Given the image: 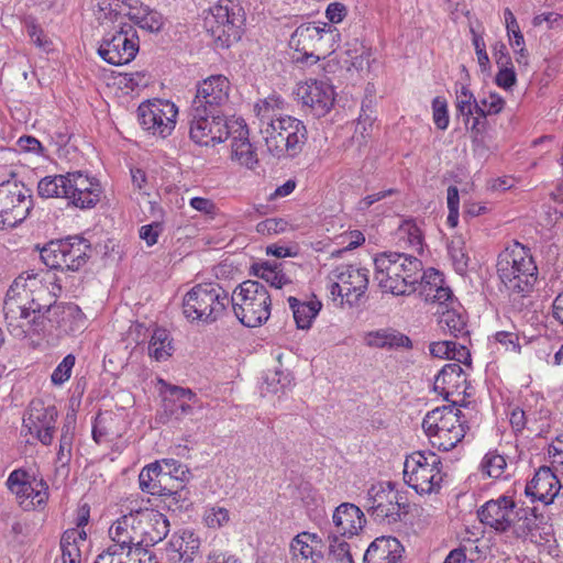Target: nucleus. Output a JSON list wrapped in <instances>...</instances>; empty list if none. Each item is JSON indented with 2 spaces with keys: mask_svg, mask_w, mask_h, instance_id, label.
<instances>
[{
  "mask_svg": "<svg viewBox=\"0 0 563 563\" xmlns=\"http://www.w3.org/2000/svg\"><path fill=\"white\" fill-rule=\"evenodd\" d=\"M466 375L457 363L445 364L434 378L433 389L445 399L450 395L465 393Z\"/></svg>",
  "mask_w": 563,
  "mask_h": 563,
  "instance_id": "obj_29",
  "label": "nucleus"
},
{
  "mask_svg": "<svg viewBox=\"0 0 563 563\" xmlns=\"http://www.w3.org/2000/svg\"><path fill=\"white\" fill-rule=\"evenodd\" d=\"M37 192L42 198H66L67 174L42 178L37 184Z\"/></svg>",
  "mask_w": 563,
  "mask_h": 563,
  "instance_id": "obj_39",
  "label": "nucleus"
},
{
  "mask_svg": "<svg viewBox=\"0 0 563 563\" xmlns=\"http://www.w3.org/2000/svg\"><path fill=\"white\" fill-rule=\"evenodd\" d=\"M140 51V38L135 27L126 22L106 33L99 44L98 54L108 64L120 66L132 62Z\"/></svg>",
  "mask_w": 563,
  "mask_h": 563,
  "instance_id": "obj_11",
  "label": "nucleus"
},
{
  "mask_svg": "<svg viewBox=\"0 0 563 563\" xmlns=\"http://www.w3.org/2000/svg\"><path fill=\"white\" fill-rule=\"evenodd\" d=\"M439 324L444 331H448L454 338L468 334L463 316L455 310H446L442 312L439 319Z\"/></svg>",
  "mask_w": 563,
  "mask_h": 563,
  "instance_id": "obj_42",
  "label": "nucleus"
},
{
  "mask_svg": "<svg viewBox=\"0 0 563 563\" xmlns=\"http://www.w3.org/2000/svg\"><path fill=\"white\" fill-rule=\"evenodd\" d=\"M479 521L499 533H511L519 539L533 536L543 520L536 507H518L512 497L500 495L486 501L477 511Z\"/></svg>",
  "mask_w": 563,
  "mask_h": 563,
  "instance_id": "obj_1",
  "label": "nucleus"
},
{
  "mask_svg": "<svg viewBox=\"0 0 563 563\" xmlns=\"http://www.w3.org/2000/svg\"><path fill=\"white\" fill-rule=\"evenodd\" d=\"M448 253L456 273L463 275L468 268L470 256L465 240L462 235H454L448 244Z\"/></svg>",
  "mask_w": 563,
  "mask_h": 563,
  "instance_id": "obj_40",
  "label": "nucleus"
},
{
  "mask_svg": "<svg viewBox=\"0 0 563 563\" xmlns=\"http://www.w3.org/2000/svg\"><path fill=\"white\" fill-rule=\"evenodd\" d=\"M365 523V516L356 505L342 503L333 511L329 534L351 539L358 536Z\"/></svg>",
  "mask_w": 563,
  "mask_h": 563,
  "instance_id": "obj_22",
  "label": "nucleus"
},
{
  "mask_svg": "<svg viewBox=\"0 0 563 563\" xmlns=\"http://www.w3.org/2000/svg\"><path fill=\"white\" fill-rule=\"evenodd\" d=\"M431 456H439L431 451H417L406 457L404 463V476L412 474L416 471H420L427 463H431Z\"/></svg>",
  "mask_w": 563,
  "mask_h": 563,
  "instance_id": "obj_48",
  "label": "nucleus"
},
{
  "mask_svg": "<svg viewBox=\"0 0 563 563\" xmlns=\"http://www.w3.org/2000/svg\"><path fill=\"white\" fill-rule=\"evenodd\" d=\"M254 111L260 120V129L268 128L269 123L276 122L275 106L272 100H262L254 106Z\"/></svg>",
  "mask_w": 563,
  "mask_h": 563,
  "instance_id": "obj_53",
  "label": "nucleus"
},
{
  "mask_svg": "<svg viewBox=\"0 0 563 563\" xmlns=\"http://www.w3.org/2000/svg\"><path fill=\"white\" fill-rule=\"evenodd\" d=\"M253 275L265 280L272 287L282 289L292 284L291 279L283 272L282 264L277 262H261L252 265Z\"/></svg>",
  "mask_w": 563,
  "mask_h": 563,
  "instance_id": "obj_36",
  "label": "nucleus"
},
{
  "mask_svg": "<svg viewBox=\"0 0 563 563\" xmlns=\"http://www.w3.org/2000/svg\"><path fill=\"white\" fill-rule=\"evenodd\" d=\"M230 520V512L223 507H212L205 514V522L209 528L218 529Z\"/></svg>",
  "mask_w": 563,
  "mask_h": 563,
  "instance_id": "obj_55",
  "label": "nucleus"
},
{
  "mask_svg": "<svg viewBox=\"0 0 563 563\" xmlns=\"http://www.w3.org/2000/svg\"><path fill=\"white\" fill-rule=\"evenodd\" d=\"M33 208L32 190L16 179L0 184V229L15 228Z\"/></svg>",
  "mask_w": 563,
  "mask_h": 563,
  "instance_id": "obj_10",
  "label": "nucleus"
},
{
  "mask_svg": "<svg viewBox=\"0 0 563 563\" xmlns=\"http://www.w3.org/2000/svg\"><path fill=\"white\" fill-rule=\"evenodd\" d=\"M71 534L63 533L60 538V550L63 563H80L81 550L80 545L69 540Z\"/></svg>",
  "mask_w": 563,
  "mask_h": 563,
  "instance_id": "obj_50",
  "label": "nucleus"
},
{
  "mask_svg": "<svg viewBox=\"0 0 563 563\" xmlns=\"http://www.w3.org/2000/svg\"><path fill=\"white\" fill-rule=\"evenodd\" d=\"M18 145L21 151L33 154H43L44 147L41 142L31 135H23L18 140Z\"/></svg>",
  "mask_w": 563,
  "mask_h": 563,
  "instance_id": "obj_64",
  "label": "nucleus"
},
{
  "mask_svg": "<svg viewBox=\"0 0 563 563\" xmlns=\"http://www.w3.org/2000/svg\"><path fill=\"white\" fill-rule=\"evenodd\" d=\"M432 118L439 130L448 129L450 119L445 98L438 96L432 100Z\"/></svg>",
  "mask_w": 563,
  "mask_h": 563,
  "instance_id": "obj_49",
  "label": "nucleus"
},
{
  "mask_svg": "<svg viewBox=\"0 0 563 563\" xmlns=\"http://www.w3.org/2000/svg\"><path fill=\"white\" fill-rule=\"evenodd\" d=\"M374 278L384 292L409 296L418 289L422 262L406 253L382 252L374 258Z\"/></svg>",
  "mask_w": 563,
  "mask_h": 563,
  "instance_id": "obj_2",
  "label": "nucleus"
},
{
  "mask_svg": "<svg viewBox=\"0 0 563 563\" xmlns=\"http://www.w3.org/2000/svg\"><path fill=\"white\" fill-rule=\"evenodd\" d=\"M302 104L308 107L314 117H324L333 107V87L322 80H310L300 86L297 91Z\"/></svg>",
  "mask_w": 563,
  "mask_h": 563,
  "instance_id": "obj_21",
  "label": "nucleus"
},
{
  "mask_svg": "<svg viewBox=\"0 0 563 563\" xmlns=\"http://www.w3.org/2000/svg\"><path fill=\"white\" fill-rule=\"evenodd\" d=\"M430 459L432 461L431 463L426 462L427 466H423L420 471H416L412 474L404 476L406 484L420 495L437 493L443 481L440 456H431Z\"/></svg>",
  "mask_w": 563,
  "mask_h": 563,
  "instance_id": "obj_27",
  "label": "nucleus"
},
{
  "mask_svg": "<svg viewBox=\"0 0 563 563\" xmlns=\"http://www.w3.org/2000/svg\"><path fill=\"white\" fill-rule=\"evenodd\" d=\"M421 278H418V287H421V292L429 300L431 292L439 285L444 284L443 275L435 268H428L421 271Z\"/></svg>",
  "mask_w": 563,
  "mask_h": 563,
  "instance_id": "obj_46",
  "label": "nucleus"
},
{
  "mask_svg": "<svg viewBox=\"0 0 563 563\" xmlns=\"http://www.w3.org/2000/svg\"><path fill=\"white\" fill-rule=\"evenodd\" d=\"M76 358L73 354L66 355L63 361L57 365L51 376L54 385H62L69 379L73 367L75 366Z\"/></svg>",
  "mask_w": 563,
  "mask_h": 563,
  "instance_id": "obj_52",
  "label": "nucleus"
},
{
  "mask_svg": "<svg viewBox=\"0 0 563 563\" xmlns=\"http://www.w3.org/2000/svg\"><path fill=\"white\" fill-rule=\"evenodd\" d=\"M331 274L334 279L343 285L346 303L350 307L358 305L368 286V269L353 265H341Z\"/></svg>",
  "mask_w": 563,
  "mask_h": 563,
  "instance_id": "obj_23",
  "label": "nucleus"
},
{
  "mask_svg": "<svg viewBox=\"0 0 563 563\" xmlns=\"http://www.w3.org/2000/svg\"><path fill=\"white\" fill-rule=\"evenodd\" d=\"M365 342L368 346L375 349L397 350L402 347L410 350L412 347L411 339L393 328L368 332Z\"/></svg>",
  "mask_w": 563,
  "mask_h": 563,
  "instance_id": "obj_33",
  "label": "nucleus"
},
{
  "mask_svg": "<svg viewBox=\"0 0 563 563\" xmlns=\"http://www.w3.org/2000/svg\"><path fill=\"white\" fill-rule=\"evenodd\" d=\"M405 548L391 536L376 538L367 547L363 563H404Z\"/></svg>",
  "mask_w": 563,
  "mask_h": 563,
  "instance_id": "obj_26",
  "label": "nucleus"
},
{
  "mask_svg": "<svg viewBox=\"0 0 563 563\" xmlns=\"http://www.w3.org/2000/svg\"><path fill=\"white\" fill-rule=\"evenodd\" d=\"M496 271L509 294L526 296L538 279V267L530 250L521 243H509L497 256Z\"/></svg>",
  "mask_w": 563,
  "mask_h": 563,
  "instance_id": "obj_3",
  "label": "nucleus"
},
{
  "mask_svg": "<svg viewBox=\"0 0 563 563\" xmlns=\"http://www.w3.org/2000/svg\"><path fill=\"white\" fill-rule=\"evenodd\" d=\"M101 186L96 178L81 172L67 173L66 199L70 205L87 209L97 205L100 199Z\"/></svg>",
  "mask_w": 563,
  "mask_h": 563,
  "instance_id": "obj_20",
  "label": "nucleus"
},
{
  "mask_svg": "<svg viewBox=\"0 0 563 563\" xmlns=\"http://www.w3.org/2000/svg\"><path fill=\"white\" fill-rule=\"evenodd\" d=\"M346 537L329 534L327 541L329 543V556L341 563H354L352 559L350 544Z\"/></svg>",
  "mask_w": 563,
  "mask_h": 563,
  "instance_id": "obj_43",
  "label": "nucleus"
},
{
  "mask_svg": "<svg viewBox=\"0 0 563 563\" xmlns=\"http://www.w3.org/2000/svg\"><path fill=\"white\" fill-rule=\"evenodd\" d=\"M189 136L200 146H214L224 142L232 133L233 122L224 113L212 114L205 109L190 108Z\"/></svg>",
  "mask_w": 563,
  "mask_h": 563,
  "instance_id": "obj_12",
  "label": "nucleus"
},
{
  "mask_svg": "<svg viewBox=\"0 0 563 563\" xmlns=\"http://www.w3.org/2000/svg\"><path fill=\"white\" fill-rule=\"evenodd\" d=\"M245 12L236 0H219L203 19V27L217 47L228 48L242 35Z\"/></svg>",
  "mask_w": 563,
  "mask_h": 563,
  "instance_id": "obj_6",
  "label": "nucleus"
},
{
  "mask_svg": "<svg viewBox=\"0 0 563 563\" xmlns=\"http://www.w3.org/2000/svg\"><path fill=\"white\" fill-rule=\"evenodd\" d=\"M161 466L158 463H151L142 468L139 475V485L142 492L154 495V496H168L173 494H179V483L176 485L167 486V477L164 474L158 473Z\"/></svg>",
  "mask_w": 563,
  "mask_h": 563,
  "instance_id": "obj_31",
  "label": "nucleus"
},
{
  "mask_svg": "<svg viewBox=\"0 0 563 563\" xmlns=\"http://www.w3.org/2000/svg\"><path fill=\"white\" fill-rule=\"evenodd\" d=\"M48 486L41 479L40 482L32 485V493L30 492V498H22L21 507L24 510H32L38 507H43L48 498Z\"/></svg>",
  "mask_w": 563,
  "mask_h": 563,
  "instance_id": "obj_45",
  "label": "nucleus"
},
{
  "mask_svg": "<svg viewBox=\"0 0 563 563\" xmlns=\"http://www.w3.org/2000/svg\"><path fill=\"white\" fill-rule=\"evenodd\" d=\"M233 124L236 129L231 133V158L240 165L252 169L257 165L258 158L254 146L249 140L247 126L243 123V120L233 121Z\"/></svg>",
  "mask_w": 563,
  "mask_h": 563,
  "instance_id": "obj_28",
  "label": "nucleus"
},
{
  "mask_svg": "<svg viewBox=\"0 0 563 563\" xmlns=\"http://www.w3.org/2000/svg\"><path fill=\"white\" fill-rule=\"evenodd\" d=\"M289 307L292 311L297 328L306 330L312 324V320L318 316L321 310L322 303L319 300L301 302L296 297H288Z\"/></svg>",
  "mask_w": 563,
  "mask_h": 563,
  "instance_id": "obj_37",
  "label": "nucleus"
},
{
  "mask_svg": "<svg viewBox=\"0 0 563 563\" xmlns=\"http://www.w3.org/2000/svg\"><path fill=\"white\" fill-rule=\"evenodd\" d=\"M495 339L498 343L505 346L506 351L515 353L520 352L519 336L517 333L500 331L495 334Z\"/></svg>",
  "mask_w": 563,
  "mask_h": 563,
  "instance_id": "obj_62",
  "label": "nucleus"
},
{
  "mask_svg": "<svg viewBox=\"0 0 563 563\" xmlns=\"http://www.w3.org/2000/svg\"><path fill=\"white\" fill-rule=\"evenodd\" d=\"M422 428L432 445L444 452L455 448L466 433L463 413L454 405L429 411L423 418Z\"/></svg>",
  "mask_w": 563,
  "mask_h": 563,
  "instance_id": "obj_7",
  "label": "nucleus"
},
{
  "mask_svg": "<svg viewBox=\"0 0 563 563\" xmlns=\"http://www.w3.org/2000/svg\"><path fill=\"white\" fill-rule=\"evenodd\" d=\"M472 32H474L472 30ZM473 44L476 51L477 60L483 71L489 68V58L486 52L484 38L481 35L473 33Z\"/></svg>",
  "mask_w": 563,
  "mask_h": 563,
  "instance_id": "obj_63",
  "label": "nucleus"
},
{
  "mask_svg": "<svg viewBox=\"0 0 563 563\" xmlns=\"http://www.w3.org/2000/svg\"><path fill=\"white\" fill-rule=\"evenodd\" d=\"M29 297L25 280L16 278L9 287L4 299L5 321L23 319L21 310L25 308L24 299Z\"/></svg>",
  "mask_w": 563,
  "mask_h": 563,
  "instance_id": "obj_35",
  "label": "nucleus"
},
{
  "mask_svg": "<svg viewBox=\"0 0 563 563\" xmlns=\"http://www.w3.org/2000/svg\"><path fill=\"white\" fill-rule=\"evenodd\" d=\"M321 540L317 534L301 532L290 543L292 560L297 563H323L324 558L319 548Z\"/></svg>",
  "mask_w": 563,
  "mask_h": 563,
  "instance_id": "obj_32",
  "label": "nucleus"
},
{
  "mask_svg": "<svg viewBox=\"0 0 563 563\" xmlns=\"http://www.w3.org/2000/svg\"><path fill=\"white\" fill-rule=\"evenodd\" d=\"M506 467V459L494 452L487 453L481 463L482 472L492 478H500Z\"/></svg>",
  "mask_w": 563,
  "mask_h": 563,
  "instance_id": "obj_44",
  "label": "nucleus"
},
{
  "mask_svg": "<svg viewBox=\"0 0 563 563\" xmlns=\"http://www.w3.org/2000/svg\"><path fill=\"white\" fill-rule=\"evenodd\" d=\"M57 416L55 406H44L43 401L33 400L29 406L27 417L23 420V426L43 445H51L54 439Z\"/></svg>",
  "mask_w": 563,
  "mask_h": 563,
  "instance_id": "obj_19",
  "label": "nucleus"
},
{
  "mask_svg": "<svg viewBox=\"0 0 563 563\" xmlns=\"http://www.w3.org/2000/svg\"><path fill=\"white\" fill-rule=\"evenodd\" d=\"M205 563H243L242 560L228 551L212 549L206 555Z\"/></svg>",
  "mask_w": 563,
  "mask_h": 563,
  "instance_id": "obj_60",
  "label": "nucleus"
},
{
  "mask_svg": "<svg viewBox=\"0 0 563 563\" xmlns=\"http://www.w3.org/2000/svg\"><path fill=\"white\" fill-rule=\"evenodd\" d=\"M34 317L30 321V327L32 328V331L37 334H45L47 331V324H53L56 322V317H54V313L46 312V309L42 311V313H33Z\"/></svg>",
  "mask_w": 563,
  "mask_h": 563,
  "instance_id": "obj_57",
  "label": "nucleus"
},
{
  "mask_svg": "<svg viewBox=\"0 0 563 563\" xmlns=\"http://www.w3.org/2000/svg\"><path fill=\"white\" fill-rule=\"evenodd\" d=\"M135 509L118 518L109 528V537L112 544L107 549L118 554L130 555L132 550H141L144 547L141 527L136 523Z\"/></svg>",
  "mask_w": 563,
  "mask_h": 563,
  "instance_id": "obj_17",
  "label": "nucleus"
},
{
  "mask_svg": "<svg viewBox=\"0 0 563 563\" xmlns=\"http://www.w3.org/2000/svg\"><path fill=\"white\" fill-rule=\"evenodd\" d=\"M136 522L141 527L142 540L145 547L154 545L164 540L169 533V521L165 515L152 508L135 509Z\"/></svg>",
  "mask_w": 563,
  "mask_h": 563,
  "instance_id": "obj_24",
  "label": "nucleus"
},
{
  "mask_svg": "<svg viewBox=\"0 0 563 563\" xmlns=\"http://www.w3.org/2000/svg\"><path fill=\"white\" fill-rule=\"evenodd\" d=\"M139 233L140 238L146 242L147 246H153L157 243L158 236L162 233V224L159 222H152L142 225Z\"/></svg>",
  "mask_w": 563,
  "mask_h": 563,
  "instance_id": "obj_61",
  "label": "nucleus"
},
{
  "mask_svg": "<svg viewBox=\"0 0 563 563\" xmlns=\"http://www.w3.org/2000/svg\"><path fill=\"white\" fill-rule=\"evenodd\" d=\"M288 222L282 218H269L261 221L256 225V232L263 235H271L285 232Z\"/></svg>",
  "mask_w": 563,
  "mask_h": 563,
  "instance_id": "obj_56",
  "label": "nucleus"
},
{
  "mask_svg": "<svg viewBox=\"0 0 563 563\" xmlns=\"http://www.w3.org/2000/svg\"><path fill=\"white\" fill-rule=\"evenodd\" d=\"M174 350L169 333L165 329H156L148 343V354L158 362L166 361Z\"/></svg>",
  "mask_w": 563,
  "mask_h": 563,
  "instance_id": "obj_38",
  "label": "nucleus"
},
{
  "mask_svg": "<svg viewBox=\"0 0 563 563\" xmlns=\"http://www.w3.org/2000/svg\"><path fill=\"white\" fill-rule=\"evenodd\" d=\"M268 152L277 157H296L307 142L306 125L290 115L278 117L268 128H261Z\"/></svg>",
  "mask_w": 563,
  "mask_h": 563,
  "instance_id": "obj_8",
  "label": "nucleus"
},
{
  "mask_svg": "<svg viewBox=\"0 0 563 563\" xmlns=\"http://www.w3.org/2000/svg\"><path fill=\"white\" fill-rule=\"evenodd\" d=\"M369 505L367 512L377 522L395 523L400 518L401 504L398 492L390 482L385 485L372 486L368 490Z\"/></svg>",
  "mask_w": 563,
  "mask_h": 563,
  "instance_id": "obj_18",
  "label": "nucleus"
},
{
  "mask_svg": "<svg viewBox=\"0 0 563 563\" xmlns=\"http://www.w3.org/2000/svg\"><path fill=\"white\" fill-rule=\"evenodd\" d=\"M504 107L505 100L499 95L490 92V107L484 108L477 101L476 107H474V113L476 114L475 118L486 121L488 115L500 113Z\"/></svg>",
  "mask_w": 563,
  "mask_h": 563,
  "instance_id": "obj_54",
  "label": "nucleus"
},
{
  "mask_svg": "<svg viewBox=\"0 0 563 563\" xmlns=\"http://www.w3.org/2000/svg\"><path fill=\"white\" fill-rule=\"evenodd\" d=\"M231 305V295L217 283L194 286L183 299V312L187 320L211 324L221 319Z\"/></svg>",
  "mask_w": 563,
  "mask_h": 563,
  "instance_id": "obj_4",
  "label": "nucleus"
},
{
  "mask_svg": "<svg viewBox=\"0 0 563 563\" xmlns=\"http://www.w3.org/2000/svg\"><path fill=\"white\" fill-rule=\"evenodd\" d=\"M230 81L223 75H212L197 86L192 100V109H205L212 114L224 113L223 108L229 102Z\"/></svg>",
  "mask_w": 563,
  "mask_h": 563,
  "instance_id": "obj_16",
  "label": "nucleus"
},
{
  "mask_svg": "<svg viewBox=\"0 0 563 563\" xmlns=\"http://www.w3.org/2000/svg\"><path fill=\"white\" fill-rule=\"evenodd\" d=\"M126 15L135 25L143 30L159 32L163 27L162 14L157 11L151 10L148 7L141 8L136 12H129Z\"/></svg>",
  "mask_w": 563,
  "mask_h": 563,
  "instance_id": "obj_41",
  "label": "nucleus"
},
{
  "mask_svg": "<svg viewBox=\"0 0 563 563\" xmlns=\"http://www.w3.org/2000/svg\"><path fill=\"white\" fill-rule=\"evenodd\" d=\"M181 537H184V542L179 552L180 563H191L199 551V539L195 538L191 532H184Z\"/></svg>",
  "mask_w": 563,
  "mask_h": 563,
  "instance_id": "obj_51",
  "label": "nucleus"
},
{
  "mask_svg": "<svg viewBox=\"0 0 563 563\" xmlns=\"http://www.w3.org/2000/svg\"><path fill=\"white\" fill-rule=\"evenodd\" d=\"M177 114V107L168 100H148L142 102L137 108L141 126L148 133L163 139L174 131Z\"/></svg>",
  "mask_w": 563,
  "mask_h": 563,
  "instance_id": "obj_14",
  "label": "nucleus"
},
{
  "mask_svg": "<svg viewBox=\"0 0 563 563\" xmlns=\"http://www.w3.org/2000/svg\"><path fill=\"white\" fill-rule=\"evenodd\" d=\"M73 440H69L67 437H60L58 451L56 454V463L60 467H67L71 461L73 456Z\"/></svg>",
  "mask_w": 563,
  "mask_h": 563,
  "instance_id": "obj_58",
  "label": "nucleus"
},
{
  "mask_svg": "<svg viewBox=\"0 0 563 563\" xmlns=\"http://www.w3.org/2000/svg\"><path fill=\"white\" fill-rule=\"evenodd\" d=\"M46 312L54 313L57 325L66 333L80 332L86 327L85 313L76 303H49L46 308Z\"/></svg>",
  "mask_w": 563,
  "mask_h": 563,
  "instance_id": "obj_30",
  "label": "nucleus"
},
{
  "mask_svg": "<svg viewBox=\"0 0 563 563\" xmlns=\"http://www.w3.org/2000/svg\"><path fill=\"white\" fill-rule=\"evenodd\" d=\"M561 489L558 476L548 466H541L526 485L525 493L532 500L544 505L553 503Z\"/></svg>",
  "mask_w": 563,
  "mask_h": 563,
  "instance_id": "obj_25",
  "label": "nucleus"
},
{
  "mask_svg": "<svg viewBox=\"0 0 563 563\" xmlns=\"http://www.w3.org/2000/svg\"><path fill=\"white\" fill-rule=\"evenodd\" d=\"M455 93H456V101H455L456 111H463V109H466L468 107L470 108L476 107L477 100L467 86L462 85L461 88L455 91Z\"/></svg>",
  "mask_w": 563,
  "mask_h": 563,
  "instance_id": "obj_59",
  "label": "nucleus"
},
{
  "mask_svg": "<svg viewBox=\"0 0 563 563\" xmlns=\"http://www.w3.org/2000/svg\"><path fill=\"white\" fill-rule=\"evenodd\" d=\"M201 409L197 395L189 388L169 386L163 398V410L158 412L161 423H180Z\"/></svg>",
  "mask_w": 563,
  "mask_h": 563,
  "instance_id": "obj_15",
  "label": "nucleus"
},
{
  "mask_svg": "<svg viewBox=\"0 0 563 563\" xmlns=\"http://www.w3.org/2000/svg\"><path fill=\"white\" fill-rule=\"evenodd\" d=\"M24 24L26 33L34 45L45 52L52 49V41L44 33L43 29L36 23L34 18H27Z\"/></svg>",
  "mask_w": 563,
  "mask_h": 563,
  "instance_id": "obj_47",
  "label": "nucleus"
},
{
  "mask_svg": "<svg viewBox=\"0 0 563 563\" xmlns=\"http://www.w3.org/2000/svg\"><path fill=\"white\" fill-rule=\"evenodd\" d=\"M91 252L92 247L87 239L73 235L51 241L41 250L40 255L49 268L76 272L88 262Z\"/></svg>",
  "mask_w": 563,
  "mask_h": 563,
  "instance_id": "obj_9",
  "label": "nucleus"
},
{
  "mask_svg": "<svg viewBox=\"0 0 563 563\" xmlns=\"http://www.w3.org/2000/svg\"><path fill=\"white\" fill-rule=\"evenodd\" d=\"M161 466L158 468V473L164 474L166 479V485L172 486L179 483V494H173V499L178 503L180 499L186 498L187 490L185 488V482L188 481L190 472L186 465H183L179 461L174 459H164L162 461H156Z\"/></svg>",
  "mask_w": 563,
  "mask_h": 563,
  "instance_id": "obj_34",
  "label": "nucleus"
},
{
  "mask_svg": "<svg viewBox=\"0 0 563 563\" xmlns=\"http://www.w3.org/2000/svg\"><path fill=\"white\" fill-rule=\"evenodd\" d=\"M339 35L338 30L328 23H303L291 35L290 44L301 52L306 59L319 60L328 53L327 44Z\"/></svg>",
  "mask_w": 563,
  "mask_h": 563,
  "instance_id": "obj_13",
  "label": "nucleus"
},
{
  "mask_svg": "<svg viewBox=\"0 0 563 563\" xmlns=\"http://www.w3.org/2000/svg\"><path fill=\"white\" fill-rule=\"evenodd\" d=\"M231 306L235 317L243 325L256 328L268 320L272 297L263 284L249 279L233 290Z\"/></svg>",
  "mask_w": 563,
  "mask_h": 563,
  "instance_id": "obj_5",
  "label": "nucleus"
}]
</instances>
